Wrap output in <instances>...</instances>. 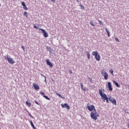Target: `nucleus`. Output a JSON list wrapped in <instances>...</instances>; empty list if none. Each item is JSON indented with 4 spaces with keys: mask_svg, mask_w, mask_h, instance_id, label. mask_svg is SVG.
Here are the masks:
<instances>
[{
    "mask_svg": "<svg viewBox=\"0 0 129 129\" xmlns=\"http://www.w3.org/2000/svg\"><path fill=\"white\" fill-rule=\"evenodd\" d=\"M90 116L92 119L96 120L97 119V117L99 116V114L97 113L96 110H95V111H93L91 112Z\"/></svg>",
    "mask_w": 129,
    "mask_h": 129,
    "instance_id": "obj_1",
    "label": "nucleus"
},
{
    "mask_svg": "<svg viewBox=\"0 0 129 129\" xmlns=\"http://www.w3.org/2000/svg\"><path fill=\"white\" fill-rule=\"evenodd\" d=\"M4 58H6V60H7L8 61V62L10 64H15L16 63V61H15L13 59V58H11V56L9 55L5 56Z\"/></svg>",
    "mask_w": 129,
    "mask_h": 129,
    "instance_id": "obj_2",
    "label": "nucleus"
},
{
    "mask_svg": "<svg viewBox=\"0 0 129 129\" xmlns=\"http://www.w3.org/2000/svg\"><path fill=\"white\" fill-rule=\"evenodd\" d=\"M92 55L93 56H95V58L97 61H100V55L98 54V52L93 51Z\"/></svg>",
    "mask_w": 129,
    "mask_h": 129,
    "instance_id": "obj_3",
    "label": "nucleus"
},
{
    "mask_svg": "<svg viewBox=\"0 0 129 129\" xmlns=\"http://www.w3.org/2000/svg\"><path fill=\"white\" fill-rule=\"evenodd\" d=\"M39 31H41V33L43 34L44 38H48L49 35H48V33H47V32H46V30H45L43 29H41V28L39 29Z\"/></svg>",
    "mask_w": 129,
    "mask_h": 129,
    "instance_id": "obj_4",
    "label": "nucleus"
},
{
    "mask_svg": "<svg viewBox=\"0 0 129 129\" xmlns=\"http://www.w3.org/2000/svg\"><path fill=\"white\" fill-rule=\"evenodd\" d=\"M89 104H87V108L88 109V110H89V111H95L96 110V109H95V107H94V105H88Z\"/></svg>",
    "mask_w": 129,
    "mask_h": 129,
    "instance_id": "obj_5",
    "label": "nucleus"
},
{
    "mask_svg": "<svg viewBox=\"0 0 129 129\" xmlns=\"http://www.w3.org/2000/svg\"><path fill=\"white\" fill-rule=\"evenodd\" d=\"M101 74L102 76H104L105 80H107V78H108V74H107V73H106V72L102 71Z\"/></svg>",
    "mask_w": 129,
    "mask_h": 129,
    "instance_id": "obj_6",
    "label": "nucleus"
},
{
    "mask_svg": "<svg viewBox=\"0 0 129 129\" xmlns=\"http://www.w3.org/2000/svg\"><path fill=\"white\" fill-rule=\"evenodd\" d=\"M109 100L111 102H112V104H114V105H116V100L115 99L112 98V97L110 96L109 97Z\"/></svg>",
    "mask_w": 129,
    "mask_h": 129,
    "instance_id": "obj_7",
    "label": "nucleus"
},
{
    "mask_svg": "<svg viewBox=\"0 0 129 129\" xmlns=\"http://www.w3.org/2000/svg\"><path fill=\"white\" fill-rule=\"evenodd\" d=\"M103 92H104V91H103L102 90L99 89V93L102 98H103L104 97L106 96V94L103 93Z\"/></svg>",
    "mask_w": 129,
    "mask_h": 129,
    "instance_id": "obj_8",
    "label": "nucleus"
},
{
    "mask_svg": "<svg viewBox=\"0 0 129 129\" xmlns=\"http://www.w3.org/2000/svg\"><path fill=\"white\" fill-rule=\"evenodd\" d=\"M61 106L62 108H67L68 110H69V109H70V106H69V104L67 103H64V104H61Z\"/></svg>",
    "mask_w": 129,
    "mask_h": 129,
    "instance_id": "obj_9",
    "label": "nucleus"
},
{
    "mask_svg": "<svg viewBox=\"0 0 129 129\" xmlns=\"http://www.w3.org/2000/svg\"><path fill=\"white\" fill-rule=\"evenodd\" d=\"M46 61L47 65L49 66L50 68H52V67H53V63H52V62H51L49 59H46Z\"/></svg>",
    "mask_w": 129,
    "mask_h": 129,
    "instance_id": "obj_10",
    "label": "nucleus"
},
{
    "mask_svg": "<svg viewBox=\"0 0 129 129\" xmlns=\"http://www.w3.org/2000/svg\"><path fill=\"white\" fill-rule=\"evenodd\" d=\"M107 85L109 90H110V91H112L113 89L112 87H111V83H110V82H109L107 83Z\"/></svg>",
    "mask_w": 129,
    "mask_h": 129,
    "instance_id": "obj_11",
    "label": "nucleus"
},
{
    "mask_svg": "<svg viewBox=\"0 0 129 129\" xmlns=\"http://www.w3.org/2000/svg\"><path fill=\"white\" fill-rule=\"evenodd\" d=\"M102 99H103V101H106L107 103H109V101H108V99H109V98L107 97V95H106L105 97L102 98Z\"/></svg>",
    "mask_w": 129,
    "mask_h": 129,
    "instance_id": "obj_12",
    "label": "nucleus"
},
{
    "mask_svg": "<svg viewBox=\"0 0 129 129\" xmlns=\"http://www.w3.org/2000/svg\"><path fill=\"white\" fill-rule=\"evenodd\" d=\"M33 87H34V89H35V90H38V89H40L39 85L33 83Z\"/></svg>",
    "mask_w": 129,
    "mask_h": 129,
    "instance_id": "obj_13",
    "label": "nucleus"
},
{
    "mask_svg": "<svg viewBox=\"0 0 129 129\" xmlns=\"http://www.w3.org/2000/svg\"><path fill=\"white\" fill-rule=\"evenodd\" d=\"M46 49L49 51V53H53V51H54V50L50 47L46 46Z\"/></svg>",
    "mask_w": 129,
    "mask_h": 129,
    "instance_id": "obj_14",
    "label": "nucleus"
},
{
    "mask_svg": "<svg viewBox=\"0 0 129 129\" xmlns=\"http://www.w3.org/2000/svg\"><path fill=\"white\" fill-rule=\"evenodd\" d=\"M113 83H114V84H115V86H116V87H120V85L119 84H118V83L116 82V81H113Z\"/></svg>",
    "mask_w": 129,
    "mask_h": 129,
    "instance_id": "obj_15",
    "label": "nucleus"
},
{
    "mask_svg": "<svg viewBox=\"0 0 129 129\" xmlns=\"http://www.w3.org/2000/svg\"><path fill=\"white\" fill-rule=\"evenodd\" d=\"M85 53H86V54L87 55L88 59H90V54L89 53H90V52L86 51Z\"/></svg>",
    "mask_w": 129,
    "mask_h": 129,
    "instance_id": "obj_16",
    "label": "nucleus"
},
{
    "mask_svg": "<svg viewBox=\"0 0 129 129\" xmlns=\"http://www.w3.org/2000/svg\"><path fill=\"white\" fill-rule=\"evenodd\" d=\"M30 124L33 129H37V128L35 127V125H34V123H33V121H32V120H30Z\"/></svg>",
    "mask_w": 129,
    "mask_h": 129,
    "instance_id": "obj_17",
    "label": "nucleus"
},
{
    "mask_svg": "<svg viewBox=\"0 0 129 129\" xmlns=\"http://www.w3.org/2000/svg\"><path fill=\"white\" fill-rule=\"evenodd\" d=\"M105 31L107 32V34L108 35V37H110V32H109V31H108V30H107V28H105Z\"/></svg>",
    "mask_w": 129,
    "mask_h": 129,
    "instance_id": "obj_18",
    "label": "nucleus"
},
{
    "mask_svg": "<svg viewBox=\"0 0 129 129\" xmlns=\"http://www.w3.org/2000/svg\"><path fill=\"white\" fill-rule=\"evenodd\" d=\"M26 105H27V106H28V107H30V106H31V102H30L28 101H27L26 102Z\"/></svg>",
    "mask_w": 129,
    "mask_h": 129,
    "instance_id": "obj_19",
    "label": "nucleus"
},
{
    "mask_svg": "<svg viewBox=\"0 0 129 129\" xmlns=\"http://www.w3.org/2000/svg\"><path fill=\"white\" fill-rule=\"evenodd\" d=\"M90 24L91 26H92V27H94L95 26V24L93 22V21H91L90 22Z\"/></svg>",
    "mask_w": 129,
    "mask_h": 129,
    "instance_id": "obj_20",
    "label": "nucleus"
},
{
    "mask_svg": "<svg viewBox=\"0 0 129 129\" xmlns=\"http://www.w3.org/2000/svg\"><path fill=\"white\" fill-rule=\"evenodd\" d=\"M43 97L45 98V99H47V100H50V98L49 97L47 96L46 95H43Z\"/></svg>",
    "mask_w": 129,
    "mask_h": 129,
    "instance_id": "obj_21",
    "label": "nucleus"
},
{
    "mask_svg": "<svg viewBox=\"0 0 129 129\" xmlns=\"http://www.w3.org/2000/svg\"><path fill=\"white\" fill-rule=\"evenodd\" d=\"M81 87L83 90H86V89L84 88L83 84L82 83H81Z\"/></svg>",
    "mask_w": 129,
    "mask_h": 129,
    "instance_id": "obj_22",
    "label": "nucleus"
},
{
    "mask_svg": "<svg viewBox=\"0 0 129 129\" xmlns=\"http://www.w3.org/2000/svg\"><path fill=\"white\" fill-rule=\"evenodd\" d=\"M24 16H25V17H26V18H28V12H24Z\"/></svg>",
    "mask_w": 129,
    "mask_h": 129,
    "instance_id": "obj_23",
    "label": "nucleus"
},
{
    "mask_svg": "<svg viewBox=\"0 0 129 129\" xmlns=\"http://www.w3.org/2000/svg\"><path fill=\"white\" fill-rule=\"evenodd\" d=\"M56 95H58V96H59V97H60V98H62L63 99V98H64V97H63L62 96V95L59 93H56Z\"/></svg>",
    "mask_w": 129,
    "mask_h": 129,
    "instance_id": "obj_24",
    "label": "nucleus"
},
{
    "mask_svg": "<svg viewBox=\"0 0 129 129\" xmlns=\"http://www.w3.org/2000/svg\"><path fill=\"white\" fill-rule=\"evenodd\" d=\"M23 9H24V10H25V11H28V8L27 7V6H26V5L23 6Z\"/></svg>",
    "mask_w": 129,
    "mask_h": 129,
    "instance_id": "obj_25",
    "label": "nucleus"
},
{
    "mask_svg": "<svg viewBox=\"0 0 129 129\" xmlns=\"http://www.w3.org/2000/svg\"><path fill=\"white\" fill-rule=\"evenodd\" d=\"M40 93L41 95H43V96H44V95H45V93H44V92L40 91Z\"/></svg>",
    "mask_w": 129,
    "mask_h": 129,
    "instance_id": "obj_26",
    "label": "nucleus"
},
{
    "mask_svg": "<svg viewBox=\"0 0 129 129\" xmlns=\"http://www.w3.org/2000/svg\"><path fill=\"white\" fill-rule=\"evenodd\" d=\"M21 5H22V6L23 7L26 6V4H25V2H22L21 3Z\"/></svg>",
    "mask_w": 129,
    "mask_h": 129,
    "instance_id": "obj_27",
    "label": "nucleus"
},
{
    "mask_svg": "<svg viewBox=\"0 0 129 129\" xmlns=\"http://www.w3.org/2000/svg\"><path fill=\"white\" fill-rule=\"evenodd\" d=\"M109 72H110V73H111V74H112V75H113V70H110Z\"/></svg>",
    "mask_w": 129,
    "mask_h": 129,
    "instance_id": "obj_28",
    "label": "nucleus"
},
{
    "mask_svg": "<svg viewBox=\"0 0 129 129\" xmlns=\"http://www.w3.org/2000/svg\"><path fill=\"white\" fill-rule=\"evenodd\" d=\"M80 7H81V10H84V7H83V6L80 5Z\"/></svg>",
    "mask_w": 129,
    "mask_h": 129,
    "instance_id": "obj_29",
    "label": "nucleus"
},
{
    "mask_svg": "<svg viewBox=\"0 0 129 129\" xmlns=\"http://www.w3.org/2000/svg\"><path fill=\"white\" fill-rule=\"evenodd\" d=\"M28 115H29V116H30V117H32V118H35V117H34V116H33L31 113H29Z\"/></svg>",
    "mask_w": 129,
    "mask_h": 129,
    "instance_id": "obj_30",
    "label": "nucleus"
},
{
    "mask_svg": "<svg viewBox=\"0 0 129 129\" xmlns=\"http://www.w3.org/2000/svg\"><path fill=\"white\" fill-rule=\"evenodd\" d=\"M115 41H116V42H119V39H118V38L116 37H115Z\"/></svg>",
    "mask_w": 129,
    "mask_h": 129,
    "instance_id": "obj_31",
    "label": "nucleus"
},
{
    "mask_svg": "<svg viewBox=\"0 0 129 129\" xmlns=\"http://www.w3.org/2000/svg\"><path fill=\"white\" fill-rule=\"evenodd\" d=\"M34 102L36 104H38V105H39L40 104H39V102H38L37 101H34Z\"/></svg>",
    "mask_w": 129,
    "mask_h": 129,
    "instance_id": "obj_32",
    "label": "nucleus"
},
{
    "mask_svg": "<svg viewBox=\"0 0 129 129\" xmlns=\"http://www.w3.org/2000/svg\"><path fill=\"white\" fill-rule=\"evenodd\" d=\"M99 23L100 25H103V23H102V22H101V21L99 20Z\"/></svg>",
    "mask_w": 129,
    "mask_h": 129,
    "instance_id": "obj_33",
    "label": "nucleus"
},
{
    "mask_svg": "<svg viewBox=\"0 0 129 129\" xmlns=\"http://www.w3.org/2000/svg\"><path fill=\"white\" fill-rule=\"evenodd\" d=\"M41 76H42V77H44V78H46V76H45L44 75H43L42 74H40Z\"/></svg>",
    "mask_w": 129,
    "mask_h": 129,
    "instance_id": "obj_34",
    "label": "nucleus"
},
{
    "mask_svg": "<svg viewBox=\"0 0 129 129\" xmlns=\"http://www.w3.org/2000/svg\"><path fill=\"white\" fill-rule=\"evenodd\" d=\"M21 48L23 49V51H25V47L24 46H22Z\"/></svg>",
    "mask_w": 129,
    "mask_h": 129,
    "instance_id": "obj_35",
    "label": "nucleus"
},
{
    "mask_svg": "<svg viewBox=\"0 0 129 129\" xmlns=\"http://www.w3.org/2000/svg\"><path fill=\"white\" fill-rule=\"evenodd\" d=\"M34 28L35 29H38V27L37 26H36L35 25H34Z\"/></svg>",
    "mask_w": 129,
    "mask_h": 129,
    "instance_id": "obj_36",
    "label": "nucleus"
},
{
    "mask_svg": "<svg viewBox=\"0 0 129 129\" xmlns=\"http://www.w3.org/2000/svg\"><path fill=\"white\" fill-rule=\"evenodd\" d=\"M90 81L91 82V83H93V80H92V79H91Z\"/></svg>",
    "mask_w": 129,
    "mask_h": 129,
    "instance_id": "obj_37",
    "label": "nucleus"
},
{
    "mask_svg": "<svg viewBox=\"0 0 129 129\" xmlns=\"http://www.w3.org/2000/svg\"><path fill=\"white\" fill-rule=\"evenodd\" d=\"M51 2H52L53 3H55L56 2V1L55 0H50Z\"/></svg>",
    "mask_w": 129,
    "mask_h": 129,
    "instance_id": "obj_38",
    "label": "nucleus"
},
{
    "mask_svg": "<svg viewBox=\"0 0 129 129\" xmlns=\"http://www.w3.org/2000/svg\"><path fill=\"white\" fill-rule=\"evenodd\" d=\"M69 72L70 73H71V74H72V71H71V70H69Z\"/></svg>",
    "mask_w": 129,
    "mask_h": 129,
    "instance_id": "obj_39",
    "label": "nucleus"
},
{
    "mask_svg": "<svg viewBox=\"0 0 129 129\" xmlns=\"http://www.w3.org/2000/svg\"><path fill=\"white\" fill-rule=\"evenodd\" d=\"M44 81H45V82L46 83H47V80H46V78H45Z\"/></svg>",
    "mask_w": 129,
    "mask_h": 129,
    "instance_id": "obj_40",
    "label": "nucleus"
},
{
    "mask_svg": "<svg viewBox=\"0 0 129 129\" xmlns=\"http://www.w3.org/2000/svg\"><path fill=\"white\" fill-rule=\"evenodd\" d=\"M88 79H89L90 80L91 79H90V78H89V77H88Z\"/></svg>",
    "mask_w": 129,
    "mask_h": 129,
    "instance_id": "obj_41",
    "label": "nucleus"
},
{
    "mask_svg": "<svg viewBox=\"0 0 129 129\" xmlns=\"http://www.w3.org/2000/svg\"><path fill=\"white\" fill-rule=\"evenodd\" d=\"M77 2H78V0H77Z\"/></svg>",
    "mask_w": 129,
    "mask_h": 129,
    "instance_id": "obj_42",
    "label": "nucleus"
},
{
    "mask_svg": "<svg viewBox=\"0 0 129 129\" xmlns=\"http://www.w3.org/2000/svg\"><path fill=\"white\" fill-rule=\"evenodd\" d=\"M1 4H0V7H1Z\"/></svg>",
    "mask_w": 129,
    "mask_h": 129,
    "instance_id": "obj_43",
    "label": "nucleus"
},
{
    "mask_svg": "<svg viewBox=\"0 0 129 129\" xmlns=\"http://www.w3.org/2000/svg\"><path fill=\"white\" fill-rule=\"evenodd\" d=\"M94 86V87H95L94 86Z\"/></svg>",
    "mask_w": 129,
    "mask_h": 129,
    "instance_id": "obj_44",
    "label": "nucleus"
},
{
    "mask_svg": "<svg viewBox=\"0 0 129 129\" xmlns=\"http://www.w3.org/2000/svg\"><path fill=\"white\" fill-rule=\"evenodd\" d=\"M128 128H129V126H128Z\"/></svg>",
    "mask_w": 129,
    "mask_h": 129,
    "instance_id": "obj_45",
    "label": "nucleus"
}]
</instances>
